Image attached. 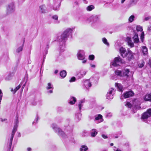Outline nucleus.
<instances>
[{
    "instance_id": "obj_28",
    "label": "nucleus",
    "mask_w": 151,
    "mask_h": 151,
    "mask_svg": "<svg viewBox=\"0 0 151 151\" xmlns=\"http://www.w3.org/2000/svg\"><path fill=\"white\" fill-rule=\"evenodd\" d=\"M95 7L93 5H91L88 6L86 8V10L88 11H91L92 10L94 9Z\"/></svg>"
},
{
    "instance_id": "obj_11",
    "label": "nucleus",
    "mask_w": 151,
    "mask_h": 151,
    "mask_svg": "<svg viewBox=\"0 0 151 151\" xmlns=\"http://www.w3.org/2000/svg\"><path fill=\"white\" fill-rule=\"evenodd\" d=\"M114 91V89L112 88L110 89L107 94L106 98L108 99H110L113 98V93Z\"/></svg>"
},
{
    "instance_id": "obj_61",
    "label": "nucleus",
    "mask_w": 151,
    "mask_h": 151,
    "mask_svg": "<svg viewBox=\"0 0 151 151\" xmlns=\"http://www.w3.org/2000/svg\"><path fill=\"white\" fill-rule=\"evenodd\" d=\"M11 91H14V90L13 88H12V89H11Z\"/></svg>"
},
{
    "instance_id": "obj_48",
    "label": "nucleus",
    "mask_w": 151,
    "mask_h": 151,
    "mask_svg": "<svg viewBox=\"0 0 151 151\" xmlns=\"http://www.w3.org/2000/svg\"><path fill=\"white\" fill-rule=\"evenodd\" d=\"M39 119V118L38 117V116H37V117H36V118L35 119V121L33 122V123L34 124V123H35V122H37V121Z\"/></svg>"
},
{
    "instance_id": "obj_24",
    "label": "nucleus",
    "mask_w": 151,
    "mask_h": 151,
    "mask_svg": "<svg viewBox=\"0 0 151 151\" xmlns=\"http://www.w3.org/2000/svg\"><path fill=\"white\" fill-rule=\"evenodd\" d=\"M97 133L96 129H93L91 131V136L92 137H95Z\"/></svg>"
},
{
    "instance_id": "obj_22",
    "label": "nucleus",
    "mask_w": 151,
    "mask_h": 151,
    "mask_svg": "<svg viewBox=\"0 0 151 151\" xmlns=\"http://www.w3.org/2000/svg\"><path fill=\"white\" fill-rule=\"evenodd\" d=\"M129 72V69H126L123 70L122 72V77L127 76L128 77L129 76L128 74Z\"/></svg>"
},
{
    "instance_id": "obj_15",
    "label": "nucleus",
    "mask_w": 151,
    "mask_h": 151,
    "mask_svg": "<svg viewBox=\"0 0 151 151\" xmlns=\"http://www.w3.org/2000/svg\"><path fill=\"white\" fill-rule=\"evenodd\" d=\"M139 104V102L137 99H134L133 101V105L135 107L136 109H139L140 108Z\"/></svg>"
},
{
    "instance_id": "obj_23",
    "label": "nucleus",
    "mask_w": 151,
    "mask_h": 151,
    "mask_svg": "<svg viewBox=\"0 0 151 151\" xmlns=\"http://www.w3.org/2000/svg\"><path fill=\"white\" fill-rule=\"evenodd\" d=\"M85 102V100L83 99L80 101L78 104V106L80 110H81L82 107L83 106V104Z\"/></svg>"
},
{
    "instance_id": "obj_14",
    "label": "nucleus",
    "mask_w": 151,
    "mask_h": 151,
    "mask_svg": "<svg viewBox=\"0 0 151 151\" xmlns=\"http://www.w3.org/2000/svg\"><path fill=\"white\" fill-rule=\"evenodd\" d=\"M134 93L132 91L126 92L124 94V96L125 98H127L133 96Z\"/></svg>"
},
{
    "instance_id": "obj_41",
    "label": "nucleus",
    "mask_w": 151,
    "mask_h": 151,
    "mask_svg": "<svg viewBox=\"0 0 151 151\" xmlns=\"http://www.w3.org/2000/svg\"><path fill=\"white\" fill-rule=\"evenodd\" d=\"M94 58V56L93 55H90L89 56V59L90 60H93Z\"/></svg>"
},
{
    "instance_id": "obj_34",
    "label": "nucleus",
    "mask_w": 151,
    "mask_h": 151,
    "mask_svg": "<svg viewBox=\"0 0 151 151\" xmlns=\"http://www.w3.org/2000/svg\"><path fill=\"white\" fill-rule=\"evenodd\" d=\"M24 45V43L23 44L22 46H20L16 50V52L19 53L20 52L22 51L23 48V46Z\"/></svg>"
},
{
    "instance_id": "obj_35",
    "label": "nucleus",
    "mask_w": 151,
    "mask_h": 151,
    "mask_svg": "<svg viewBox=\"0 0 151 151\" xmlns=\"http://www.w3.org/2000/svg\"><path fill=\"white\" fill-rule=\"evenodd\" d=\"M102 41L106 45L109 46V44L108 42H107V39L105 38H102Z\"/></svg>"
},
{
    "instance_id": "obj_19",
    "label": "nucleus",
    "mask_w": 151,
    "mask_h": 151,
    "mask_svg": "<svg viewBox=\"0 0 151 151\" xmlns=\"http://www.w3.org/2000/svg\"><path fill=\"white\" fill-rule=\"evenodd\" d=\"M127 41L128 42V45L130 46L131 47H133L134 46V44L132 42L131 38L129 37H127Z\"/></svg>"
},
{
    "instance_id": "obj_50",
    "label": "nucleus",
    "mask_w": 151,
    "mask_h": 151,
    "mask_svg": "<svg viewBox=\"0 0 151 151\" xmlns=\"http://www.w3.org/2000/svg\"><path fill=\"white\" fill-rule=\"evenodd\" d=\"M148 64L149 65L150 67H151V60L150 59H149V62L148 63Z\"/></svg>"
},
{
    "instance_id": "obj_4",
    "label": "nucleus",
    "mask_w": 151,
    "mask_h": 151,
    "mask_svg": "<svg viewBox=\"0 0 151 151\" xmlns=\"http://www.w3.org/2000/svg\"><path fill=\"white\" fill-rule=\"evenodd\" d=\"M99 16L93 15L91 16L87 19V21L91 24L98 22L99 21Z\"/></svg>"
},
{
    "instance_id": "obj_63",
    "label": "nucleus",
    "mask_w": 151,
    "mask_h": 151,
    "mask_svg": "<svg viewBox=\"0 0 151 151\" xmlns=\"http://www.w3.org/2000/svg\"><path fill=\"white\" fill-rule=\"evenodd\" d=\"M115 138H117V137H115Z\"/></svg>"
},
{
    "instance_id": "obj_26",
    "label": "nucleus",
    "mask_w": 151,
    "mask_h": 151,
    "mask_svg": "<svg viewBox=\"0 0 151 151\" xmlns=\"http://www.w3.org/2000/svg\"><path fill=\"white\" fill-rule=\"evenodd\" d=\"M102 116L100 114H99L98 116L95 118V119L96 121H98L99 119H100V121H98V122H96V123H100L102 122L103 120L102 119Z\"/></svg>"
},
{
    "instance_id": "obj_40",
    "label": "nucleus",
    "mask_w": 151,
    "mask_h": 151,
    "mask_svg": "<svg viewBox=\"0 0 151 151\" xmlns=\"http://www.w3.org/2000/svg\"><path fill=\"white\" fill-rule=\"evenodd\" d=\"M21 87V86L20 85H19L17 86L14 89V93H15V92L19 90L20 88Z\"/></svg>"
},
{
    "instance_id": "obj_58",
    "label": "nucleus",
    "mask_w": 151,
    "mask_h": 151,
    "mask_svg": "<svg viewBox=\"0 0 151 151\" xmlns=\"http://www.w3.org/2000/svg\"><path fill=\"white\" fill-rule=\"evenodd\" d=\"M25 86V84H24L22 86V90H23V89L24 88V87Z\"/></svg>"
},
{
    "instance_id": "obj_33",
    "label": "nucleus",
    "mask_w": 151,
    "mask_h": 151,
    "mask_svg": "<svg viewBox=\"0 0 151 151\" xmlns=\"http://www.w3.org/2000/svg\"><path fill=\"white\" fill-rule=\"evenodd\" d=\"M115 84L116 86L119 91H122V86L121 84L118 83H116Z\"/></svg>"
},
{
    "instance_id": "obj_17",
    "label": "nucleus",
    "mask_w": 151,
    "mask_h": 151,
    "mask_svg": "<svg viewBox=\"0 0 151 151\" xmlns=\"http://www.w3.org/2000/svg\"><path fill=\"white\" fill-rule=\"evenodd\" d=\"M127 58L129 60H130L133 58L134 54L131 50H129L127 51Z\"/></svg>"
},
{
    "instance_id": "obj_36",
    "label": "nucleus",
    "mask_w": 151,
    "mask_h": 151,
    "mask_svg": "<svg viewBox=\"0 0 151 151\" xmlns=\"http://www.w3.org/2000/svg\"><path fill=\"white\" fill-rule=\"evenodd\" d=\"M134 15H131L129 17L128 19L129 21L130 22H132L134 21Z\"/></svg>"
},
{
    "instance_id": "obj_31",
    "label": "nucleus",
    "mask_w": 151,
    "mask_h": 151,
    "mask_svg": "<svg viewBox=\"0 0 151 151\" xmlns=\"http://www.w3.org/2000/svg\"><path fill=\"white\" fill-rule=\"evenodd\" d=\"M115 74L119 76L122 77V72L118 70H115Z\"/></svg>"
},
{
    "instance_id": "obj_3",
    "label": "nucleus",
    "mask_w": 151,
    "mask_h": 151,
    "mask_svg": "<svg viewBox=\"0 0 151 151\" xmlns=\"http://www.w3.org/2000/svg\"><path fill=\"white\" fill-rule=\"evenodd\" d=\"M51 127L54 131L59 136L62 137H65V135L64 132L59 128L57 125L55 124H53L51 125Z\"/></svg>"
},
{
    "instance_id": "obj_42",
    "label": "nucleus",
    "mask_w": 151,
    "mask_h": 151,
    "mask_svg": "<svg viewBox=\"0 0 151 151\" xmlns=\"http://www.w3.org/2000/svg\"><path fill=\"white\" fill-rule=\"evenodd\" d=\"M144 34L143 32H142L141 35L140 39L142 42H143V40L144 38Z\"/></svg>"
},
{
    "instance_id": "obj_10",
    "label": "nucleus",
    "mask_w": 151,
    "mask_h": 151,
    "mask_svg": "<svg viewBox=\"0 0 151 151\" xmlns=\"http://www.w3.org/2000/svg\"><path fill=\"white\" fill-rule=\"evenodd\" d=\"M53 0L55 3L53 6V9L55 11H58L60 6V2L57 0Z\"/></svg>"
},
{
    "instance_id": "obj_57",
    "label": "nucleus",
    "mask_w": 151,
    "mask_h": 151,
    "mask_svg": "<svg viewBox=\"0 0 151 151\" xmlns=\"http://www.w3.org/2000/svg\"><path fill=\"white\" fill-rule=\"evenodd\" d=\"M58 72V70H55V74L57 73Z\"/></svg>"
},
{
    "instance_id": "obj_9",
    "label": "nucleus",
    "mask_w": 151,
    "mask_h": 151,
    "mask_svg": "<svg viewBox=\"0 0 151 151\" xmlns=\"http://www.w3.org/2000/svg\"><path fill=\"white\" fill-rule=\"evenodd\" d=\"M151 116V109L147 110V111L143 114L142 116V118L147 119Z\"/></svg>"
},
{
    "instance_id": "obj_8",
    "label": "nucleus",
    "mask_w": 151,
    "mask_h": 151,
    "mask_svg": "<svg viewBox=\"0 0 151 151\" xmlns=\"http://www.w3.org/2000/svg\"><path fill=\"white\" fill-rule=\"evenodd\" d=\"M119 52L121 56L123 58H125L127 55V52L125 49L122 47L119 49Z\"/></svg>"
},
{
    "instance_id": "obj_59",
    "label": "nucleus",
    "mask_w": 151,
    "mask_h": 151,
    "mask_svg": "<svg viewBox=\"0 0 151 151\" xmlns=\"http://www.w3.org/2000/svg\"><path fill=\"white\" fill-rule=\"evenodd\" d=\"M115 151H122L121 150L119 149H117Z\"/></svg>"
},
{
    "instance_id": "obj_2",
    "label": "nucleus",
    "mask_w": 151,
    "mask_h": 151,
    "mask_svg": "<svg viewBox=\"0 0 151 151\" xmlns=\"http://www.w3.org/2000/svg\"><path fill=\"white\" fill-rule=\"evenodd\" d=\"M18 115H17L16 116V119L14 122V128L12 133L11 134L10 138V139L9 142V151H12L10 150L11 145L12 143V142L13 138L14 136L15 132L17 131V128L18 126L19 120H18Z\"/></svg>"
},
{
    "instance_id": "obj_44",
    "label": "nucleus",
    "mask_w": 151,
    "mask_h": 151,
    "mask_svg": "<svg viewBox=\"0 0 151 151\" xmlns=\"http://www.w3.org/2000/svg\"><path fill=\"white\" fill-rule=\"evenodd\" d=\"M52 18L54 20H58V17L57 15H53L52 17Z\"/></svg>"
},
{
    "instance_id": "obj_60",
    "label": "nucleus",
    "mask_w": 151,
    "mask_h": 151,
    "mask_svg": "<svg viewBox=\"0 0 151 151\" xmlns=\"http://www.w3.org/2000/svg\"><path fill=\"white\" fill-rule=\"evenodd\" d=\"M113 145H114V144H113V143H111L110 144V145L111 146H112Z\"/></svg>"
},
{
    "instance_id": "obj_13",
    "label": "nucleus",
    "mask_w": 151,
    "mask_h": 151,
    "mask_svg": "<svg viewBox=\"0 0 151 151\" xmlns=\"http://www.w3.org/2000/svg\"><path fill=\"white\" fill-rule=\"evenodd\" d=\"M46 89L47 90L50 89V90L47 91V92L49 93H52L53 92V86L50 83H49L47 84V86L46 87Z\"/></svg>"
},
{
    "instance_id": "obj_46",
    "label": "nucleus",
    "mask_w": 151,
    "mask_h": 151,
    "mask_svg": "<svg viewBox=\"0 0 151 151\" xmlns=\"http://www.w3.org/2000/svg\"><path fill=\"white\" fill-rule=\"evenodd\" d=\"M125 105L129 108H131L132 106L131 104L128 102H127L126 104H125Z\"/></svg>"
},
{
    "instance_id": "obj_7",
    "label": "nucleus",
    "mask_w": 151,
    "mask_h": 151,
    "mask_svg": "<svg viewBox=\"0 0 151 151\" xmlns=\"http://www.w3.org/2000/svg\"><path fill=\"white\" fill-rule=\"evenodd\" d=\"M77 57L79 60H84L85 58L84 51L82 50H80L77 53Z\"/></svg>"
},
{
    "instance_id": "obj_30",
    "label": "nucleus",
    "mask_w": 151,
    "mask_h": 151,
    "mask_svg": "<svg viewBox=\"0 0 151 151\" xmlns=\"http://www.w3.org/2000/svg\"><path fill=\"white\" fill-rule=\"evenodd\" d=\"M66 72L65 70L62 71L60 73V75L62 78L65 77L66 75Z\"/></svg>"
},
{
    "instance_id": "obj_38",
    "label": "nucleus",
    "mask_w": 151,
    "mask_h": 151,
    "mask_svg": "<svg viewBox=\"0 0 151 151\" xmlns=\"http://www.w3.org/2000/svg\"><path fill=\"white\" fill-rule=\"evenodd\" d=\"M145 64V63L143 61H142L141 63L138 64V66L139 68H141L144 66Z\"/></svg>"
},
{
    "instance_id": "obj_39",
    "label": "nucleus",
    "mask_w": 151,
    "mask_h": 151,
    "mask_svg": "<svg viewBox=\"0 0 151 151\" xmlns=\"http://www.w3.org/2000/svg\"><path fill=\"white\" fill-rule=\"evenodd\" d=\"M136 30L138 31H141L143 29L142 27L139 26H137L136 27Z\"/></svg>"
},
{
    "instance_id": "obj_21",
    "label": "nucleus",
    "mask_w": 151,
    "mask_h": 151,
    "mask_svg": "<svg viewBox=\"0 0 151 151\" xmlns=\"http://www.w3.org/2000/svg\"><path fill=\"white\" fill-rule=\"evenodd\" d=\"M76 101V98L73 97H71L70 98L69 103L71 105H73L75 104Z\"/></svg>"
},
{
    "instance_id": "obj_20",
    "label": "nucleus",
    "mask_w": 151,
    "mask_h": 151,
    "mask_svg": "<svg viewBox=\"0 0 151 151\" xmlns=\"http://www.w3.org/2000/svg\"><path fill=\"white\" fill-rule=\"evenodd\" d=\"M142 50L143 55H147L148 54V50L145 46L142 47Z\"/></svg>"
},
{
    "instance_id": "obj_43",
    "label": "nucleus",
    "mask_w": 151,
    "mask_h": 151,
    "mask_svg": "<svg viewBox=\"0 0 151 151\" xmlns=\"http://www.w3.org/2000/svg\"><path fill=\"white\" fill-rule=\"evenodd\" d=\"M75 77H73L70 78V79L69 80V81L70 82H72L75 81Z\"/></svg>"
},
{
    "instance_id": "obj_32",
    "label": "nucleus",
    "mask_w": 151,
    "mask_h": 151,
    "mask_svg": "<svg viewBox=\"0 0 151 151\" xmlns=\"http://www.w3.org/2000/svg\"><path fill=\"white\" fill-rule=\"evenodd\" d=\"M81 147L80 149V151H86L88 149L86 146L83 145L81 146Z\"/></svg>"
},
{
    "instance_id": "obj_6",
    "label": "nucleus",
    "mask_w": 151,
    "mask_h": 151,
    "mask_svg": "<svg viewBox=\"0 0 151 151\" xmlns=\"http://www.w3.org/2000/svg\"><path fill=\"white\" fill-rule=\"evenodd\" d=\"M124 61H123L119 56L115 58L113 62L111 63V65L114 66H117L119 63H124Z\"/></svg>"
},
{
    "instance_id": "obj_53",
    "label": "nucleus",
    "mask_w": 151,
    "mask_h": 151,
    "mask_svg": "<svg viewBox=\"0 0 151 151\" xmlns=\"http://www.w3.org/2000/svg\"><path fill=\"white\" fill-rule=\"evenodd\" d=\"M126 0H121V3L122 4H123L124 3V2Z\"/></svg>"
},
{
    "instance_id": "obj_54",
    "label": "nucleus",
    "mask_w": 151,
    "mask_h": 151,
    "mask_svg": "<svg viewBox=\"0 0 151 151\" xmlns=\"http://www.w3.org/2000/svg\"><path fill=\"white\" fill-rule=\"evenodd\" d=\"M27 150L28 151H31V149L30 147L27 148Z\"/></svg>"
},
{
    "instance_id": "obj_56",
    "label": "nucleus",
    "mask_w": 151,
    "mask_h": 151,
    "mask_svg": "<svg viewBox=\"0 0 151 151\" xmlns=\"http://www.w3.org/2000/svg\"><path fill=\"white\" fill-rule=\"evenodd\" d=\"M6 120H7V119H1V121L2 122H3V121H5Z\"/></svg>"
},
{
    "instance_id": "obj_18",
    "label": "nucleus",
    "mask_w": 151,
    "mask_h": 151,
    "mask_svg": "<svg viewBox=\"0 0 151 151\" xmlns=\"http://www.w3.org/2000/svg\"><path fill=\"white\" fill-rule=\"evenodd\" d=\"M139 0H131L128 5V8L135 5Z\"/></svg>"
},
{
    "instance_id": "obj_52",
    "label": "nucleus",
    "mask_w": 151,
    "mask_h": 151,
    "mask_svg": "<svg viewBox=\"0 0 151 151\" xmlns=\"http://www.w3.org/2000/svg\"><path fill=\"white\" fill-rule=\"evenodd\" d=\"M90 66L92 67V68H94L96 66L94 65H92V64H90Z\"/></svg>"
},
{
    "instance_id": "obj_55",
    "label": "nucleus",
    "mask_w": 151,
    "mask_h": 151,
    "mask_svg": "<svg viewBox=\"0 0 151 151\" xmlns=\"http://www.w3.org/2000/svg\"><path fill=\"white\" fill-rule=\"evenodd\" d=\"M86 62V60H83L82 61V63H85Z\"/></svg>"
},
{
    "instance_id": "obj_27",
    "label": "nucleus",
    "mask_w": 151,
    "mask_h": 151,
    "mask_svg": "<svg viewBox=\"0 0 151 151\" xmlns=\"http://www.w3.org/2000/svg\"><path fill=\"white\" fill-rule=\"evenodd\" d=\"M134 42L135 43H138L139 42V39L137 34H135L133 37Z\"/></svg>"
},
{
    "instance_id": "obj_49",
    "label": "nucleus",
    "mask_w": 151,
    "mask_h": 151,
    "mask_svg": "<svg viewBox=\"0 0 151 151\" xmlns=\"http://www.w3.org/2000/svg\"><path fill=\"white\" fill-rule=\"evenodd\" d=\"M101 136L104 139H106L107 138V136L106 135H105V134H102Z\"/></svg>"
},
{
    "instance_id": "obj_47",
    "label": "nucleus",
    "mask_w": 151,
    "mask_h": 151,
    "mask_svg": "<svg viewBox=\"0 0 151 151\" xmlns=\"http://www.w3.org/2000/svg\"><path fill=\"white\" fill-rule=\"evenodd\" d=\"M150 19H151V17L149 16L147 17H146L145 18V21H148Z\"/></svg>"
},
{
    "instance_id": "obj_25",
    "label": "nucleus",
    "mask_w": 151,
    "mask_h": 151,
    "mask_svg": "<svg viewBox=\"0 0 151 151\" xmlns=\"http://www.w3.org/2000/svg\"><path fill=\"white\" fill-rule=\"evenodd\" d=\"M145 100L146 101H151V93L146 95L145 97Z\"/></svg>"
},
{
    "instance_id": "obj_5",
    "label": "nucleus",
    "mask_w": 151,
    "mask_h": 151,
    "mask_svg": "<svg viewBox=\"0 0 151 151\" xmlns=\"http://www.w3.org/2000/svg\"><path fill=\"white\" fill-rule=\"evenodd\" d=\"M15 6L14 3L13 2H12L9 3L6 6V14H9L15 11Z\"/></svg>"
},
{
    "instance_id": "obj_51",
    "label": "nucleus",
    "mask_w": 151,
    "mask_h": 151,
    "mask_svg": "<svg viewBox=\"0 0 151 151\" xmlns=\"http://www.w3.org/2000/svg\"><path fill=\"white\" fill-rule=\"evenodd\" d=\"M74 4L76 6H78L79 5V4L77 1H76L74 2Z\"/></svg>"
},
{
    "instance_id": "obj_62",
    "label": "nucleus",
    "mask_w": 151,
    "mask_h": 151,
    "mask_svg": "<svg viewBox=\"0 0 151 151\" xmlns=\"http://www.w3.org/2000/svg\"><path fill=\"white\" fill-rule=\"evenodd\" d=\"M102 151H107L106 150H103Z\"/></svg>"
},
{
    "instance_id": "obj_45",
    "label": "nucleus",
    "mask_w": 151,
    "mask_h": 151,
    "mask_svg": "<svg viewBox=\"0 0 151 151\" xmlns=\"http://www.w3.org/2000/svg\"><path fill=\"white\" fill-rule=\"evenodd\" d=\"M3 93L2 91L0 89V103L1 102L3 96Z\"/></svg>"
},
{
    "instance_id": "obj_37",
    "label": "nucleus",
    "mask_w": 151,
    "mask_h": 151,
    "mask_svg": "<svg viewBox=\"0 0 151 151\" xmlns=\"http://www.w3.org/2000/svg\"><path fill=\"white\" fill-rule=\"evenodd\" d=\"M87 71L85 70H82L80 72V74L82 77H83L86 74Z\"/></svg>"
},
{
    "instance_id": "obj_16",
    "label": "nucleus",
    "mask_w": 151,
    "mask_h": 151,
    "mask_svg": "<svg viewBox=\"0 0 151 151\" xmlns=\"http://www.w3.org/2000/svg\"><path fill=\"white\" fill-rule=\"evenodd\" d=\"M84 84L86 88L88 89L91 86V82L89 80H86L84 82Z\"/></svg>"
},
{
    "instance_id": "obj_12",
    "label": "nucleus",
    "mask_w": 151,
    "mask_h": 151,
    "mask_svg": "<svg viewBox=\"0 0 151 151\" xmlns=\"http://www.w3.org/2000/svg\"><path fill=\"white\" fill-rule=\"evenodd\" d=\"M39 11L42 13H45L47 12L46 7L45 5H42L39 7Z\"/></svg>"
},
{
    "instance_id": "obj_1",
    "label": "nucleus",
    "mask_w": 151,
    "mask_h": 151,
    "mask_svg": "<svg viewBox=\"0 0 151 151\" xmlns=\"http://www.w3.org/2000/svg\"><path fill=\"white\" fill-rule=\"evenodd\" d=\"M74 29V28H68L64 31L60 36L58 37V41L60 44L63 47L62 51L64 50V48L65 42L67 40L69 36L71 34Z\"/></svg>"
},
{
    "instance_id": "obj_29",
    "label": "nucleus",
    "mask_w": 151,
    "mask_h": 151,
    "mask_svg": "<svg viewBox=\"0 0 151 151\" xmlns=\"http://www.w3.org/2000/svg\"><path fill=\"white\" fill-rule=\"evenodd\" d=\"M81 118V114L80 113H78L76 115V119L77 121H79Z\"/></svg>"
}]
</instances>
